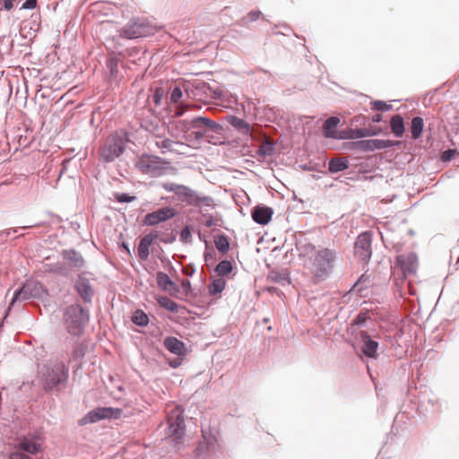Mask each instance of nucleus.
<instances>
[{"label":"nucleus","mask_w":459,"mask_h":459,"mask_svg":"<svg viewBox=\"0 0 459 459\" xmlns=\"http://www.w3.org/2000/svg\"><path fill=\"white\" fill-rule=\"evenodd\" d=\"M299 255L307 257L306 266L316 281H325L333 271L338 260V253L330 247L316 248L312 244H305L299 247Z\"/></svg>","instance_id":"f257e3e1"},{"label":"nucleus","mask_w":459,"mask_h":459,"mask_svg":"<svg viewBox=\"0 0 459 459\" xmlns=\"http://www.w3.org/2000/svg\"><path fill=\"white\" fill-rule=\"evenodd\" d=\"M99 162L97 165L96 179L102 185L103 191L108 198H115V191L111 189L115 175L112 163L115 161V131L108 132L106 138L98 151Z\"/></svg>","instance_id":"f03ea898"},{"label":"nucleus","mask_w":459,"mask_h":459,"mask_svg":"<svg viewBox=\"0 0 459 459\" xmlns=\"http://www.w3.org/2000/svg\"><path fill=\"white\" fill-rule=\"evenodd\" d=\"M169 130L174 136L190 141L206 137L209 132L218 133L221 130V126L207 117H196L191 120L172 122L169 125Z\"/></svg>","instance_id":"7ed1b4c3"},{"label":"nucleus","mask_w":459,"mask_h":459,"mask_svg":"<svg viewBox=\"0 0 459 459\" xmlns=\"http://www.w3.org/2000/svg\"><path fill=\"white\" fill-rule=\"evenodd\" d=\"M91 318L90 309L81 303L68 305L63 311V325L73 338H82Z\"/></svg>","instance_id":"20e7f679"},{"label":"nucleus","mask_w":459,"mask_h":459,"mask_svg":"<svg viewBox=\"0 0 459 459\" xmlns=\"http://www.w3.org/2000/svg\"><path fill=\"white\" fill-rule=\"evenodd\" d=\"M49 299L48 288L39 281L33 278L26 279L13 291L9 301L8 308L13 307L16 302H22L30 299H39L46 302Z\"/></svg>","instance_id":"39448f33"},{"label":"nucleus","mask_w":459,"mask_h":459,"mask_svg":"<svg viewBox=\"0 0 459 459\" xmlns=\"http://www.w3.org/2000/svg\"><path fill=\"white\" fill-rule=\"evenodd\" d=\"M42 382L46 392H59L66 387L69 379V367L63 361L45 365Z\"/></svg>","instance_id":"423d86ee"},{"label":"nucleus","mask_w":459,"mask_h":459,"mask_svg":"<svg viewBox=\"0 0 459 459\" xmlns=\"http://www.w3.org/2000/svg\"><path fill=\"white\" fill-rule=\"evenodd\" d=\"M135 168L144 175L151 178H156L167 173L169 162L153 155H142L135 160Z\"/></svg>","instance_id":"0eeeda50"},{"label":"nucleus","mask_w":459,"mask_h":459,"mask_svg":"<svg viewBox=\"0 0 459 459\" xmlns=\"http://www.w3.org/2000/svg\"><path fill=\"white\" fill-rule=\"evenodd\" d=\"M162 187L168 192H173L178 195L180 201L186 202L190 205H210L212 202V198L206 196H199L196 192L183 185L175 183H164L162 184Z\"/></svg>","instance_id":"6e6552de"},{"label":"nucleus","mask_w":459,"mask_h":459,"mask_svg":"<svg viewBox=\"0 0 459 459\" xmlns=\"http://www.w3.org/2000/svg\"><path fill=\"white\" fill-rule=\"evenodd\" d=\"M168 435L176 441L181 439L185 432L183 409L179 405L170 404L166 408Z\"/></svg>","instance_id":"1a4fd4ad"},{"label":"nucleus","mask_w":459,"mask_h":459,"mask_svg":"<svg viewBox=\"0 0 459 459\" xmlns=\"http://www.w3.org/2000/svg\"><path fill=\"white\" fill-rule=\"evenodd\" d=\"M105 48L107 54L100 56V63L105 64L104 80L108 84V90L112 89L115 81V36L108 35L105 38Z\"/></svg>","instance_id":"9d476101"},{"label":"nucleus","mask_w":459,"mask_h":459,"mask_svg":"<svg viewBox=\"0 0 459 459\" xmlns=\"http://www.w3.org/2000/svg\"><path fill=\"white\" fill-rule=\"evenodd\" d=\"M44 438L40 434L32 433L19 437L17 446L27 455H38L43 452Z\"/></svg>","instance_id":"9b49d317"},{"label":"nucleus","mask_w":459,"mask_h":459,"mask_svg":"<svg viewBox=\"0 0 459 459\" xmlns=\"http://www.w3.org/2000/svg\"><path fill=\"white\" fill-rule=\"evenodd\" d=\"M91 274V273L85 271L78 273L73 284L74 291L85 304L91 303L95 293L88 277Z\"/></svg>","instance_id":"f8f14e48"},{"label":"nucleus","mask_w":459,"mask_h":459,"mask_svg":"<svg viewBox=\"0 0 459 459\" xmlns=\"http://www.w3.org/2000/svg\"><path fill=\"white\" fill-rule=\"evenodd\" d=\"M115 419V407L112 406H98L89 411L82 419L79 420V425L96 423L102 420Z\"/></svg>","instance_id":"ddd939ff"},{"label":"nucleus","mask_w":459,"mask_h":459,"mask_svg":"<svg viewBox=\"0 0 459 459\" xmlns=\"http://www.w3.org/2000/svg\"><path fill=\"white\" fill-rule=\"evenodd\" d=\"M354 255L359 260L368 262L371 257V237L368 232L359 234L354 245Z\"/></svg>","instance_id":"4468645a"},{"label":"nucleus","mask_w":459,"mask_h":459,"mask_svg":"<svg viewBox=\"0 0 459 459\" xmlns=\"http://www.w3.org/2000/svg\"><path fill=\"white\" fill-rule=\"evenodd\" d=\"M151 33V29L143 22L132 21L120 31V36L126 39L145 37Z\"/></svg>","instance_id":"2eb2a0df"},{"label":"nucleus","mask_w":459,"mask_h":459,"mask_svg":"<svg viewBox=\"0 0 459 459\" xmlns=\"http://www.w3.org/2000/svg\"><path fill=\"white\" fill-rule=\"evenodd\" d=\"M396 263L404 278L414 275L418 268V258L413 253L397 255Z\"/></svg>","instance_id":"dca6fc26"},{"label":"nucleus","mask_w":459,"mask_h":459,"mask_svg":"<svg viewBox=\"0 0 459 459\" xmlns=\"http://www.w3.org/2000/svg\"><path fill=\"white\" fill-rule=\"evenodd\" d=\"M65 343H71L73 345V350L71 351L72 359L79 361L84 358L89 347V343L86 339H77L69 336L65 339Z\"/></svg>","instance_id":"f3484780"},{"label":"nucleus","mask_w":459,"mask_h":459,"mask_svg":"<svg viewBox=\"0 0 459 459\" xmlns=\"http://www.w3.org/2000/svg\"><path fill=\"white\" fill-rule=\"evenodd\" d=\"M60 255L68 263L69 266L73 268L82 269L85 265L83 256L74 248L63 249Z\"/></svg>","instance_id":"a211bd4d"},{"label":"nucleus","mask_w":459,"mask_h":459,"mask_svg":"<svg viewBox=\"0 0 459 459\" xmlns=\"http://www.w3.org/2000/svg\"><path fill=\"white\" fill-rule=\"evenodd\" d=\"M174 216V212L171 208L165 207L159 209L153 212L148 213L143 220L144 224L146 225H155L159 222L164 221L168 219H170Z\"/></svg>","instance_id":"6ab92c4d"},{"label":"nucleus","mask_w":459,"mask_h":459,"mask_svg":"<svg viewBox=\"0 0 459 459\" xmlns=\"http://www.w3.org/2000/svg\"><path fill=\"white\" fill-rule=\"evenodd\" d=\"M159 238L157 231L145 235L141 240L137 247L138 256L142 261H145L150 255L149 248L152 243Z\"/></svg>","instance_id":"aec40b11"},{"label":"nucleus","mask_w":459,"mask_h":459,"mask_svg":"<svg viewBox=\"0 0 459 459\" xmlns=\"http://www.w3.org/2000/svg\"><path fill=\"white\" fill-rule=\"evenodd\" d=\"M360 340L363 353L368 358L376 359L377 357V342L372 340L367 332L360 333Z\"/></svg>","instance_id":"412c9836"},{"label":"nucleus","mask_w":459,"mask_h":459,"mask_svg":"<svg viewBox=\"0 0 459 459\" xmlns=\"http://www.w3.org/2000/svg\"><path fill=\"white\" fill-rule=\"evenodd\" d=\"M273 214V211L270 207L266 206H255L252 211V218L253 220L261 225L267 224Z\"/></svg>","instance_id":"4be33fe9"},{"label":"nucleus","mask_w":459,"mask_h":459,"mask_svg":"<svg viewBox=\"0 0 459 459\" xmlns=\"http://www.w3.org/2000/svg\"><path fill=\"white\" fill-rule=\"evenodd\" d=\"M165 348L173 354L181 356L185 354V344L176 337L169 336L164 339Z\"/></svg>","instance_id":"5701e85b"},{"label":"nucleus","mask_w":459,"mask_h":459,"mask_svg":"<svg viewBox=\"0 0 459 459\" xmlns=\"http://www.w3.org/2000/svg\"><path fill=\"white\" fill-rule=\"evenodd\" d=\"M340 123V119L336 117H331L325 120L323 126V134L326 138L336 137V127Z\"/></svg>","instance_id":"b1692460"},{"label":"nucleus","mask_w":459,"mask_h":459,"mask_svg":"<svg viewBox=\"0 0 459 459\" xmlns=\"http://www.w3.org/2000/svg\"><path fill=\"white\" fill-rule=\"evenodd\" d=\"M390 127L392 133L396 137H402L404 134L405 127L403 118L400 115H394L390 120Z\"/></svg>","instance_id":"393cba45"},{"label":"nucleus","mask_w":459,"mask_h":459,"mask_svg":"<svg viewBox=\"0 0 459 459\" xmlns=\"http://www.w3.org/2000/svg\"><path fill=\"white\" fill-rule=\"evenodd\" d=\"M157 283L158 286L163 290H170L175 288V283L170 280L169 275L165 273L159 272L157 273Z\"/></svg>","instance_id":"a878e982"},{"label":"nucleus","mask_w":459,"mask_h":459,"mask_svg":"<svg viewBox=\"0 0 459 459\" xmlns=\"http://www.w3.org/2000/svg\"><path fill=\"white\" fill-rule=\"evenodd\" d=\"M41 226L49 228L50 224H49V222H47V221H39V222H37V223H34L31 225H28V226L11 228V229L2 231L0 233V236L2 238H7L11 235V233H17L20 229L26 230V229L38 228V227H41Z\"/></svg>","instance_id":"bb28decb"},{"label":"nucleus","mask_w":459,"mask_h":459,"mask_svg":"<svg viewBox=\"0 0 459 459\" xmlns=\"http://www.w3.org/2000/svg\"><path fill=\"white\" fill-rule=\"evenodd\" d=\"M424 122L420 117H415L411 120V133L413 139H418L423 131Z\"/></svg>","instance_id":"cd10ccee"},{"label":"nucleus","mask_w":459,"mask_h":459,"mask_svg":"<svg viewBox=\"0 0 459 459\" xmlns=\"http://www.w3.org/2000/svg\"><path fill=\"white\" fill-rule=\"evenodd\" d=\"M348 167V160L342 158L332 159L329 162V170L333 173L342 171Z\"/></svg>","instance_id":"c85d7f7f"},{"label":"nucleus","mask_w":459,"mask_h":459,"mask_svg":"<svg viewBox=\"0 0 459 459\" xmlns=\"http://www.w3.org/2000/svg\"><path fill=\"white\" fill-rule=\"evenodd\" d=\"M47 272L52 273H55L57 275H61L64 277H68V275H69L68 267L65 264H61V263H56V264H49Z\"/></svg>","instance_id":"c756f323"},{"label":"nucleus","mask_w":459,"mask_h":459,"mask_svg":"<svg viewBox=\"0 0 459 459\" xmlns=\"http://www.w3.org/2000/svg\"><path fill=\"white\" fill-rule=\"evenodd\" d=\"M214 244L219 252L225 254L230 249V242L225 235H219L214 239Z\"/></svg>","instance_id":"7c9ffc66"},{"label":"nucleus","mask_w":459,"mask_h":459,"mask_svg":"<svg viewBox=\"0 0 459 459\" xmlns=\"http://www.w3.org/2000/svg\"><path fill=\"white\" fill-rule=\"evenodd\" d=\"M377 133L367 128L350 129V137L351 139L364 138L376 135Z\"/></svg>","instance_id":"2f4dec72"},{"label":"nucleus","mask_w":459,"mask_h":459,"mask_svg":"<svg viewBox=\"0 0 459 459\" xmlns=\"http://www.w3.org/2000/svg\"><path fill=\"white\" fill-rule=\"evenodd\" d=\"M226 286V281L221 279L218 278L212 281V282L208 286L209 293L211 295H216L221 293Z\"/></svg>","instance_id":"473e14b6"},{"label":"nucleus","mask_w":459,"mask_h":459,"mask_svg":"<svg viewBox=\"0 0 459 459\" xmlns=\"http://www.w3.org/2000/svg\"><path fill=\"white\" fill-rule=\"evenodd\" d=\"M132 321L136 325L145 326L149 323V317L143 310H136L132 316Z\"/></svg>","instance_id":"72a5a7b5"},{"label":"nucleus","mask_w":459,"mask_h":459,"mask_svg":"<svg viewBox=\"0 0 459 459\" xmlns=\"http://www.w3.org/2000/svg\"><path fill=\"white\" fill-rule=\"evenodd\" d=\"M231 271L232 264L228 260H223L220 262L215 268V272L217 273V274L221 277L228 275L230 273H231Z\"/></svg>","instance_id":"f704fd0d"},{"label":"nucleus","mask_w":459,"mask_h":459,"mask_svg":"<svg viewBox=\"0 0 459 459\" xmlns=\"http://www.w3.org/2000/svg\"><path fill=\"white\" fill-rule=\"evenodd\" d=\"M398 143L399 142H394L392 140L372 139L374 151L390 148V147L394 146Z\"/></svg>","instance_id":"c9c22d12"},{"label":"nucleus","mask_w":459,"mask_h":459,"mask_svg":"<svg viewBox=\"0 0 459 459\" xmlns=\"http://www.w3.org/2000/svg\"><path fill=\"white\" fill-rule=\"evenodd\" d=\"M139 450V446L135 444L129 445L123 452L121 459H139L134 455Z\"/></svg>","instance_id":"e433bc0d"},{"label":"nucleus","mask_w":459,"mask_h":459,"mask_svg":"<svg viewBox=\"0 0 459 459\" xmlns=\"http://www.w3.org/2000/svg\"><path fill=\"white\" fill-rule=\"evenodd\" d=\"M273 152V143H270V142H264L263 143L258 150H257V153L258 155L262 156V157H267V156H271Z\"/></svg>","instance_id":"4c0bfd02"},{"label":"nucleus","mask_w":459,"mask_h":459,"mask_svg":"<svg viewBox=\"0 0 459 459\" xmlns=\"http://www.w3.org/2000/svg\"><path fill=\"white\" fill-rule=\"evenodd\" d=\"M160 305L165 307L166 309L171 311V312H177L178 311V304L173 301L172 299L169 298H164L160 301Z\"/></svg>","instance_id":"58836bf2"},{"label":"nucleus","mask_w":459,"mask_h":459,"mask_svg":"<svg viewBox=\"0 0 459 459\" xmlns=\"http://www.w3.org/2000/svg\"><path fill=\"white\" fill-rule=\"evenodd\" d=\"M175 144L176 143L169 139H160L156 142L158 148L164 149L166 151H172Z\"/></svg>","instance_id":"ea45409f"},{"label":"nucleus","mask_w":459,"mask_h":459,"mask_svg":"<svg viewBox=\"0 0 459 459\" xmlns=\"http://www.w3.org/2000/svg\"><path fill=\"white\" fill-rule=\"evenodd\" d=\"M182 96H183L182 90L180 89V87L176 86L170 93V97H169L170 102L178 103L180 100V99L182 98Z\"/></svg>","instance_id":"a19ab883"},{"label":"nucleus","mask_w":459,"mask_h":459,"mask_svg":"<svg viewBox=\"0 0 459 459\" xmlns=\"http://www.w3.org/2000/svg\"><path fill=\"white\" fill-rule=\"evenodd\" d=\"M372 108L375 110L387 111L392 108V106L382 100H376L372 103Z\"/></svg>","instance_id":"79ce46f5"},{"label":"nucleus","mask_w":459,"mask_h":459,"mask_svg":"<svg viewBox=\"0 0 459 459\" xmlns=\"http://www.w3.org/2000/svg\"><path fill=\"white\" fill-rule=\"evenodd\" d=\"M357 147L364 151H374L372 140H362L355 143Z\"/></svg>","instance_id":"37998d69"},{"label":"nucleus","mask_w":459,"mask_h":459,"mask_svg":"<svg viewBox=\"0 0 459 459\" xmlns=\"http://www.w3.org/2000/svg\"><path fill=\"white\" fill-rule=\"evenodd\" d=\"M37 7V2L35 0H25L22 6L20 7V10H34Z\"/></svg>","instance_id":"c03bdc74"},{"label":"nucleus","mask_w":459,"mask_h":459,"mask_svg":"<svg viewBox=\"0 0 459 459\" xmlns=\"http://www.w3.org/2000/svg\"><path fill=\"white\" fill-rule=\"evenodd\" d=\"M164 90L162 88H157L154 94H153V101L156 105H159L161 102V100L163 98Z\"/></svg>","instance_id":"a18cd8bd"},{"label":"nucleus","mask_w":459,"mask_h":459,"mask_svg":"<svg viewBox=\"0 0 459 459\" xmlns=\"http://www.w3.org/2000/svg\"><path fill=\"white\" fill-rule=\"evenodd\" d=\"M260 15H261L260 11H251L247 13V17L244 18V21H247L246 22H255L260 17Z\"/></svg>","instance_id":"49530a36"},{"label":"nucleus","mask_w":459,"mask_h":459,"mask_svg":"<svg viewBox=\"0 0 459 459\" xmlns=\"http://www.w3.org/2000/svg\"><path fill=\"white\" fill-rule=\"evenodd\" d=\"M134 196L133 195H129L127 194H121V195H117V202H119V203H129L133 200H134Z\"/></svg>","instance_id":"de8ad7c7"},{"label":"nucleus","mask_w":459,"mask_h":459,"mask_svg":"<svg viewBox=\"0 0 459 459\" xmlns=\"http://www.w3.org/2000/svg\"><path fill=\"white\" fill-rule=\"evenodd\" d=\"M133 411H134L133 409L129 408V409H126V411H124L123 409L117 407V411H116L117 419H119L122 416L127 417L128 415L133 414Z\"/></svg>","instance_id":"09e8293b"},{"label":"nucleus","mask_w":459,"mask_h":459,"mask_svg":"<svg viewBox=\"0 0 459 459\" xmlns=\"http://www.w3.org/2000/svg\"><path fill=\"white\" fill-rule=\"evenodd\" d=\"M457 153L455 150H447L443 152L442 154V160L446 161L453 159V157Z\"/></svg>","instance_id":"8fccbe9b"},{"label":"nucleus","mask_w":459,"mask_h":459,"mask_svg":"<svg viewBox=\"0 0 459 459\" xmlns=\"http://www.w3.org/2000/svg\"><path fill=\"white\" fill-rule=\"evenodd\" d=\"M367 318L368 316L366 313H359L355 318L353 324L357 325H363L366 322Z\"/></svg>","instance_id":"3c124183"},{"label":"nucleus","mask_w":459,"mask_h":459,"mask_svg":"<svg viewBox=\"0 0 459 459\" xmlns=\"http://www.w3.org/2000/svg\"><path fill=\"white\" fill-rule=\"evenodd\" d=\"M2 7L4 10L10 12L14 7V1L13 0H3Z\"/></svg>","instance_id":"603ef678"},{"label":"nucleus","mask_w":459,"mask_h":459,"mask_svg":"<svg viewBox=\"0 0 459 459\" xmlns=\"http://www.w3.org/2000/svg\"><path fill=\"white\" fill-rule=\"evenodd\" d=\"M103 112L105 113L103 119L111 121L114 118L115 112H113L112 110V106L110 107V108H107Z\"/></svg>","instance_id":"864d4df0"},{"label":"nucleus","mask_w":459,"mask_h":459,"mask_svg":"<svg viewBox=\"0 0 459 459\" xmlns=\"http://www.w3.org/2000/svg\"><path fill=\"white\" fill-rule=\"evenodd\" d=\"M334 139H351L350 137V129L342 131L340 134L336 133V137Z\"/></svg>","instance_id":"5fc2aeb1"},{"label":"nucleus","mask_w":459,"mask_h":459,"mask_svg":"<svg viewBox=\"0 0 459 459\" xmlns=\"http://www.w3.org/2000/svg\"><path fill=\"white\" fill-rule=\"evenodd\" d=\"M191 234H190V231L187 228L184 229L181 232V239L185 242H186L188 240V238H190Z\"/></svg>","instance_id":"6e6d98bb"},{"label":"nucleus","mask_w":459,"mask_h":459,"mask_svg":"<svg viewBox=\"0 0 459 459\" xmlns=\"http://www.w3.org/2000/svg\"><path fill=\"white\" fill-rule=\"evenodd\" d=\"M185 109L186 108H183V107H178L174 112V115L173 117H179L181 116H183L184 112H185Z\"/></svg>","instance_id":"4d7b16f0"},{"label":"nucleus","mask_w":459,"mask_h":459,"mask_svg":"<svg viewBox=\"0 0 459 459\" xmlns=\"http://www.w3.org/2000/svg\"><path fill=\"white\" fill-rule=\"evenodd\" d=\"M111 24H112V22H111V21H108V20L104 21V22H102V23H101V28H102V30H108V27H110V26H111Z\"/></svg>","instance_id":"13d9d810"},{"label":"nucleus","mask_w":459,"mask_h":459,"mask_svg":"<svg viewBox=\"0 0 459 459\" xmlns=\"http://www.w3.org/2000/svg\"><path fill=\"white\" fill-rule=\"evenodd\" d=\"M381 120H382V115H380V114H376L372 117V121L375 123H378Z\"/></svg>","instance_id":"bf43d9fd"},{"label":"nucleus","mask_w":459,"mask_h":459,"mask_svg":"<svg viewBox=\"0 0 459 459\" xmlns=\"http://www.w3.org/2000/svg\"><path fill=\"white\" fill-rule=\"evenodd\" d=\"M169 365L172 367V368H177L180 365V361L176 359H173L169 362Z\"/></svg>","instance_id":"052dcab7"},{"label":"nucleus","mask_w":459,"mask_h":459,"mask_svg":"<svg viewBox=\"0 0 459 459\" xmlns=\"http://www.w3.org/2000/svg\"><path fill=\"white\" fill-rule=\"evenodd\" d=\"M182 287L185 289V290H187L190 288V281L188 280H184L182 281Z\"/></svg>","instance_id":"680f3d73"},{"label":"nucleus","mask_w":459,"mask_h":459,"mask_svg":"<svg viewBox=\"0 0 459 459\" xmlns=\"http://www.w3.org/2000/svg\"><path fill=\"white\" fill-rule=\"evenodd\" d=\"M107 259H108V262L112 266H114V267H115V261H113V259H112L110 256H108V257H107Z\"/></svg>","instance_id":"e2e57ef3"},{"label":"nucleus","mask_w":459,"mask_h":459,"mask_svg":"<svg viewBox=\"0 0 459 459\" xmlns=\"http://www.w3.org/2000/svg\"><path fill=\"white\" fill-rule=\"evenodd\" d=\"M122 151H123L122 147L117 145V152H116L117 157L119 155L120 152H122Z\"/></svg>","instance_id":"0e129e2a"},{"label":"nucleus","mask_w":459,"mask_h":459,"mask_svg":"<svg viewBox=\"0 0 459 459\" xmlns=\"http://www.w3.org/2000/svg\"><path fill=\"white\" fill-rule=\"evenodd\" d=\"M114 302H115V294L112 296V298L110 299V303H111V307H114Z\"/></svg>","instance_id":"69168bd1"},{"label":"nucleus","mask_w":459,"mask_h":459,"mask_svg":"<svg viewBox=\"0 0 459 459\" xmlns=\"http://www.w3.org/2000/svg\"><path fill=\"white\" fill-rule=\"evenodd\" d=\"M109 379H110V381H114L115 380V377L112 374H109Z\"/></svg>","instance_id":"338daca9"},{"label":"nucleus","mask_w":459,"mask_h":459,"mask_svg":"<svg viewBox=\"0 0 459 459\" xmlns=\"http://www.w3.org/2000/svg\"><path fill=\"white\" fill-rule=\"evenodd\" d=\"M206 225H207L208 227H211V226L212 225V221H208L206 222Z\"/></svg>","instance_id":"774afa93"}]
</instances>
